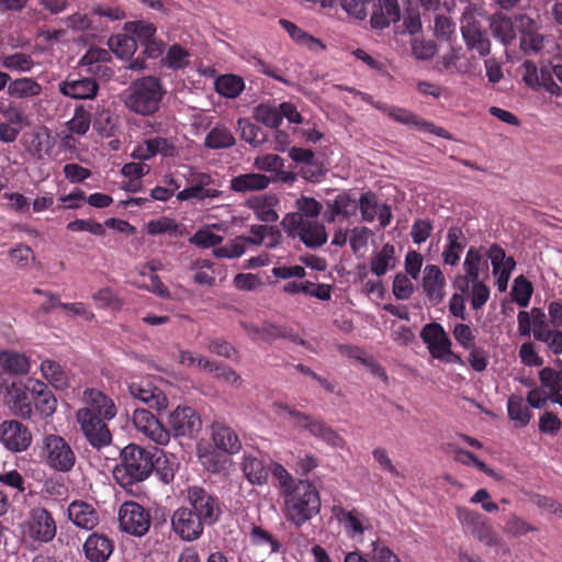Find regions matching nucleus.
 Here are the masks:
<instances>
[{
	"label": "nucleus",
	"instance_id": "obj_48",
	"mask_svg": "<svg viewBox=\"0 0 562 562\" xmlns=\"http://www.w3.org/2000/svg\"><path fill=\"white\" fill-rule=\"evenodd\" d=\"M351 203V199L346 193L338 194L334 201H328L327 206L328 210L325 212L324 217L328 223H333L336 220V216L342 215L345 217L350 216V212L348 210Z\"/></svg>",
	"mask_w": 562,
	"mask_h": 562
},
{
	"label": "nucleus",
	"instance_id": "obj_54",
	"mask_svg": "<svg viewBox=\"0 0 562 562\" xmlns=\"http://www.w3.org/2000/svg\"><path fill=\"white\" fill-rule=\"evenodd\" d=\"M125 30L134 34L142 45L154 38L156 33V26L144 21L127 22Z\"/></svg>",
	"mask_w": 562,
	"mask_h": 562
},
{
	"label": "nucleus",
	"instance_id": "obj_17",
	"mask_svg": "<svg viewBox=\"0 0 562 562\" xmlns=\"http://www.w3.org/2000/svg\"><path fill=\"white\" fill-rule=\"evenodd\" d=\"M420 338L428 346L429 352L434 358L443 359L445 352L451 348V340L438 323H430L423 327Z\"/></svg>",
	"mask_w": 562,
	"mask_h": 562
},
{
	"label": "nucleus",
	"instance_id": "obj_24",
	"mask_svg": "<svg viewBox=\"0 0 562 562\" xmlns=\"http://www.w3.org/2000/svg\"><path fill=\"white\" fill-rule=\"evenodd\" d=\"M68 518L79 528L91 530L99 524V515L92 505L74 501L67 509Z\"/></svg>",
	"mask_w": 562,
	"mask_h": 562
},
{
	"label": "nucleus",
	"instance_id": "obj_41",
	"mask_svg": "<svg viewBox=\"0 0 562 562\" xmlns=\"http://www.w3.org/2000/svg\"><path fill=\"white\" fill-rule=\"evenodd\" d=\"M243 471L248 481L252 484L261 485L267 482L268 470L266 469L263 462L256 457H245L243 462Z\"/></svg>",
	"mask_w": 562,
	"mask_h": 562
},
{
	"label": "nucleus",
	"instance_id": "obj_5",
	"mask_svg": "<svg viewBox=\"0 0 562 562\" xmlns=\"http://www.w3.org/2000/svg\"><path fill=\"white\" fill-rule=\"evenodd\" d=\"M279 407L292 418L294 427L307 430L311 436L323 440L331 447H340L342 445V438L323 420L293 409L286 404H280Z\"/></svg>",
	"mask_w": 562,
	"mask_h": 562
},
{
	"label": "nucleus",
	"instance_id": "obj_19",
	"mask_svg": "<svg viewBox=\"0 0 562 562\" xmlns=\"http://www.w3.org/2000/svg\"><path fill=\"white\" fill-rule=\"evenodd\" d=\"M83 401L87 404L82 409H89L94 416L111 420L116 415V408L111 398L97 390H86Z\"/></svg>",
	"mask_w": 562,
	"mask_h": 562
},
{
	"label": "nucleus",
	"instance_id": "obj_47",
	"mask_svg": "<svg viewBox=\"0 0 562 562\" xmlns=\"http://www.w3.org/2000/svg\"><path fill=\"white\" fill-rule=\"evenodd\" d=\"M161 64L169 69H183L189 65V53L178 44L170 46L161 59Z\"/></svg>",
	"mask_w": 562,
	"mask_h": 562
},
{
	"label": "nucleus",
	"instance_id": "obj_30",
	"mask_svg": "<svg viewBox=\"0 0 562 562\" xmlns=\"http://www.w3.org/2000/svg\"><path fill=\"white\" fill-rule=\"evenodd\" d=\"M236 144V138L232 131L224 124H216L204 138V146L209 149H227Z\"/></svg>",
	"mask_w": 562,
	"mask_h": 562
},
{
	"label": "nucleus",
	"instance_id": "obj_25",
	"mask_svg": "<svg viewBox=\"0 0 562 562\" xmlns=\"http://www.w3.org/2000/svg\"><path fill=\"white\" fill-rule=\"evenodd\" d=\"M99 86L95 79H67L59 83V91L72 99H93L97 95Z\"/></svg>",
	"mask_w": 562,
	"mask_h": 562
},
{
	"label": "nucleus",
	"instance_id": "obj_23",
	"mask_svg": "<svg viewBox=\"0 0 562 562\" xmlns=\"http://www.w3.org/2000/svg\"><path fill=\"white\" fill-rule=\"evenodd\" d=\"M488 27L493 37L504 46H510L516 40L515 22L510 16L504 13H493L488 18Z\"/></svg>",
	"mask_w": 562,
	"mask_h": 562
},
{
	"label": "nucleus",
	"instance_id": "obj_36",
	"mask_svg": "<svg viewBox=\"0 0 562 562\" xmlns=\"http://www.w3.org/2000/svg\"><path fill=\"white\" fill-rule=\"evenodd\" d=\"M8 93L18 99L36 97L42 93V87L33 78L23 77L9 81Z\"/></svg>",
	"mask_w": 562,
	"mask_h": 562
},
{
	"label": "nucleus",
	"instance_id": "obj_35",
	"mask_svg": "<svg viewBox=\"0 0 562 562\" xmlns=\"http://www.w3.org/2000/svg\"><path fill=\"white\" fill-rule=\"evenodd\" d=\"M33 393L36 409L45 417L52 416L57 405V400L52 391L44 383L37 382L33 387Z\"/></svg>",
	"mask_w": 562,
	"mask_h": 562
},
{
	"label": "nucleus",
	"instance_id": "obj_62",
	"mask_svg": "<svg viewBox=\"0 0 562 562\" xmlns=\"http://www.w3.org/2000/svg\"><path fill=\"white\" fill-rule=\"evenodd\" d=\"M414 292V285L404 273H397L393 281V294L397 300H407Z\"/></svg>",
	"mask_w": 562,
	"mask_h": 562
},
{
	"label": "nucleus",
	"instance_id": "obj_60",
	"mask_svg": "<svg viewBox=\"0 0 562 562\" xmlns=\"http://www.w3.org/2000/svg\"><path fill=\"white\" fill-rule=\"evenodd\" d=\"M270 472L272 476L276 480H278L279 485L283 490L284 495L293 491V487L295 485L294 480L283 465L279 463H271Z\"/></svg>",
	"mask_w": 562,
	"mask_h": 562
},
{
	"label": "nucleus",
	"instance_id": "obj_26",
	"mask_svg": "<svg viewBox=\"0 0 562 562\" xmlns=\"http://www.w3.org/2000/svg\"><path fill=\"white\" fill-rule=\"evenodd\" d=\"M445 277L438 266L428 265L424 269L423 288L428 299L438 304L443 300Z\"/></svg>",
	"mask_w": 562,
	"mask_h": 562
},
{
	"label": "nucleus",
	"instance_id": "obj_6",
	"mask_svg": "<svg viewBox=\"0 0 562 562\" xmlns=\"http://www.w3.org/2000/svg\"><path fill=\"white\" fill-rule=\"evenodd\" d=\"M188 502L191 512L205 526H212L222 513L218 499L200 486L188 488Z\"/></svg>",
	"mask_w": 562,
	"mask_h": 562
},
{
	"label": "nucleus",
	"instance_id": "obj_13",
	"mask_svg": "<svg viewBox=\"0 0 562 562\" xmlns=\"http://www.w3.org/2000/svg\"><path fill=\"white\" fill-rule=\"evenodd\" d=\"M133 423L136 429L158 445H167L170 440V432L160 422L145 408H136L133 414Z\"/></svg>",
	"mask_w": 562,
	"mask_h": 562
},
{
	"label": "nucleus",
	"instance_id": "obj_22",
	"mask_svg": "<svg viewBox=\"0 0 562 562\" xmlns=\"http://www.w3.org/2000/svg\"><path fill=\"white\" fill-rule=\"evenodd\" d=\"M130 394L146 404L149 408H155L158 412L166 409L168 406V400L164 393L158 389L151 386L149 383L146 385L138 383L128 384Z\"/></svg>",
	"mask_w": 562,
	"mask_h": 562
},
{
	"label": "nucleus",
	"instance_id": "obj_40",
	"mask_svg": "<svg viewBox=\"0 0 562 562\" xmlns=\"http://www.w3.org/2000/svg\"><path fill=\"white\" fill-rule=\"evenodd\" d=\"M487 257L491 260L494 274H512L515 268V260L512 257H506L502 247L494 244L487 251Z\"/></svg>",
	"mask_w": 562,
	"mask_h": 562
},
{
	"label": "nucleus",
	"instance_id": "obj_52",
	"mask_svg": "<svg viewBox=\"0 0 562 562\" xmlns=\"http://www.w3.org/2000/svg\"><path fill=\"white\" fill-rule=\"evenodd\" d=\"M109 46L116 55L126 57L136 50V40L128 35H115L110 37Z\"/></svg>",
	"mask_w": 562,
	"mask_h": 562
},
{
	"label": "nucleus",
	"instance_id": "obj_56",
	"mask_svg": "<svg viewBox=\"0 0 562 562\" xmlns=\"http://www.w3.org/2000/svg\"><path fill=\"white\" fill-rule=\"evenodd\" d=\"M539 380L543 387L549 389L552 396H557V394L562 392V380L552 368L546 367L541 369Z\"/></svg>",
	"mask_w": 562,
	"mask_h": 562
},
{
	"label": "nucleus",
	"instance_id": "obj_57",
	"mask_svg": "<svg viewBox=\"0 0 562 562\" xmlns=\"http://www.w3.org/2000/svg\"><path fill=\"white\" fill-rule=\"evenodd\" d=\"M284 166L283 159L273 154H266L258 156L254 160V167L265 172H277L280 171Z\"/></svg>",
	"mask_w": 562,
	"mask_h": 562
},
{
	"label": "nucleus",
	"instance_id": "obj_14",
	"mask_svg": "<svg viewBox=\"0 0 562 562\" xmlns=\"http://www.w3.org/2000/svg\"><path fill=\"white\" fill-rule=\"evenodd\" d=\"M518 331L521 336H530L531 324L533 325L532 334L535 339L542 341L548 340V335L552 331L547 322V315L540 308L533 307L530 313L520 311L517 316Z\"/></svg>",
	"mask_w": 562,
	"mask_h": 562
},
{
	"label": "nucleus",
	"instance_id": "obj_12",
	"mask_svg": "<svg viewBox=\"0 0 562 562\" xmlns=\"http://www.w3.org/2000/svg\"><path fill=\"white\" fill-rule=\"evenodd\" d=\"M30 537L38 542H49L56 536L57 527L52 514L44 507H34L29 513Z\"/></svg>",
	"mask_w": 562,
	"mask_h": 562
},
{
	"label": "nucleus",
	"instance_id": "obj_37",
	"mask_svg": "<svg viewBox=\"0 0 562 562\" xmlns=\"http://www.w3.org/2000/svg\"><path fill=\"white\" fill-rule=\"evenodd\" d=\"M41 371L54 387L63 390L68 386V373L58 362L46 359L41 364Z\"/></svg>",
	"mask_w": 562,
	"mask_h": 562
},
{
	"label": "nucleus",
	"instance_id": "obj_45",
	"mask_svg": "<svg viewBox=\"0 0 562 562\" xmlns=\"http://www.w3.org/2000/svg\"><path fill=\"white\" fill-rule=\"evenodd\" d=\"M278 338H285L300 345H305L303 339H299L291 328L266 323L260 329V339L272 341Z\"/></svg>",
	"mask_w": 562,
	"mask_h": 562
},
{
	"label": "nucleus",
	"instance_id": "obj_50",
	"mask_svg": "<svg viewBox=\"0 0 562 562\" xmlns=\"http://www.w3.org/2000/svg\"><path fill=\"white\" fill-rule=\"evenodd\" d=\"M279 24L288 32L293 41H295L300 45H305L308 47H313L314 45L323 47L322 43L314 38L312 35L296 26L289 20L281 19Z\"/></svg>",
	"mask_w": 562,
	"mask_h": 562
},
{
	"label": "nucleus",
	"instance_id": "obj_9",
	"mask_svg": "<svg viewBox=\"0 0 562 562\" xmlns=\"http://www.w3.org/2000/svg\"><path fill=\"white\" fill-rule=\"evenodd\" d=\"M169 432L175 437H195L202 428L200 416L191 407H177L168 419Z\"/></svg>",
	"mask_w": 562,
	"mask_h": 562
},
{
	"label": "nucleus",
	"instance_id": "obj_27",
	"mask_svg": "<svg viewBox=\"0 0 562 562\" xmlns=\"http://www.w3.org/2000/svg\"><path fill=\"white\" fill-rule=\"evenodd\" d=\"M83 551L90 562H106L113 552V543L104 535L92 533L87 538Z\"/></svg>",
	"mask_w": 562,
	"mask_h": 562
},
{
	"label": "nucleus",
	"instance_id": "obj_15",
	"mask_svg": "<svg viewBox=\"0 0 562 562\" xmlns=\"http://www.w3.org/2000/svg\"><path fill=\"white\" fill-rule=\"evenodd\" d=\"M291 237H299L300 240L311 249L319 248L327 243V232L318 220L305 221L294 228H284Z\"/></svg>",
	"mask_w": 562,
	"mask_h": 562
},
{
	"label": "nucleus",
	"instance_id": "obj_1",
	"mask_svg": "<svg viewBox=\"0 0 562 562\" xmlns=\"http://www.w3.org/2000/svg\"><path fill=\"white\" fill-rule=\"evenodd\" d=\"M155 453L130 443L120 453V463L115 465L113 475L120 485L126 487L146 480L155 468Z\"/></svg>",
	"mask_w": 562,
	"mask_h": 562
},
{
	"label": "nucleus",
	"instance_id": "obj_10",
	"mask_svg": "<svg viewBox=\"0 0 562 562\" xmlns=\"http://www.w3.org/2000/svg\"><path fill=\"white\" fill-rule=\"evenodd\" d=\"M0 441L12 452L25 451L32 442L30 429L19 420H4L0 424Z\"/></svg>",
	"mask_w": 562,
	"mask_h": 562
},
{
	"label": "nucleus",
	"instance_id": "obj_29",
	"mask_svg": "<svg viewBox=\"0 0 562 562\" xmlns=\"http://www.w3.org/2000/svg\"><path fill=\"white\" fill-rule=\"evenodd\" d=\"M468 519L473 526V536L487 547L499 544V537L488 524L487 519L480 514L470 513Z\"/></svg>",
	"mask_w": 562,
	"mask_h": 562
},
{
	"label": "nucleus",
	"instance_id": "obj_51",
	"mask_svg": "<svg viewBox=\"0 0 562 562\" xmlns=\"http://www.w3.org/2000/svg\"><path fill=\"white\" fill-rule=\"evenodd\" d=\"M507 411L510 419L518 422L521 427L526 426L530 422L531 413L520 396L509 397Z\"/></svg>",
	"mask_w": 562,
	"mask_h": 562
},
{
	"label": "nucleus",
	"instance_id": "obj_42",
	"mask_svg": "<svg viewBox=\"0 0 562 562\" xmlns=\"http://www.w3.org/2000/svg\"><path fill=\"white\" fill-rule=\"evenodd\" d=\"M245 88L244 80L236 75L221 76L215 81L216 91L226 98L238 97Z\"/></svg>",
	"mask_w": 562,
	"mask_h": 562
},
{
	"label": "nucleus",
	"instance_id": "obj_34",
	"mask_svg": "<svg viewBox=\"0 0 562 562\" xmlns=\"http://www.w3.org/2000/svg\"><path fill=\"white\" fill-rule=\"evenodd\" d=\"M146 153L140 154L142 159H149L153 156L160 154L165 157H175L178 155V148L175 142L165 137H153L145 142Z\"/></svg>",
	"mask_w": 562,
	"mask_h": 562
},
{
	"label": "nucleus",
	"instance_id": "obj_59",
	"mask_svg": "<svg viewBox=\"0 0 562 562\" xmlns=\"http://www.w3.org/2000/svg\"><path fill=\"white\" fill-rule=\"evenodd\" d=\"M189 241L201 248H211L220 245L223 241V237L209 229H199L190 237Z\"/></svg>",
	"mask_w": 562,
	"mask_h": 562
},
{
	"label": "nucleus",
	"instance_id": "obj_11",
	"mask_svg": "<svg viewBox=\"0 0 562 562\" xmlns=\"http://www.w3.org/2000/svg\"><path fill=\"white\" fill-rule=\"evenodd\" d=\"M171 527L181 540L191 542L200 538L204 525L189 507H180L171 516Z\"/></svg>",
	"mask_w": 562,
	"mask_h": 562
},
{
	"label": "nucleus",
	"instance_id": "obj_20",
	"mask_svg": "<svg viewBox=\"0 0 562 562\" xmlns=\"http://www.w3.org/2000/svg\"><path fill=\"white\" fill-rule=\"evenodd\" d=\"M462 38L469 50H474L480 57H486L491 54L492 43L487 31L482 24L470 27H460Z\"/></svg>",
	"mask_w": 562,
	"mask_h": 562
},
{
	"label": "nucleus",
	"instance_id": "obj_49",
	"mask_svg": "<svg viewBox=\"0 0 562 562\" xmlns=\"http://www.w3.org/2000/svg\"><path fill=\"white\" fill-rule=\"evenodd\" d=\"M247 206L254 210L258 220L267 223L276 222L278 213L268 203L267 198L256 196L247 201Z\"/></svg>",
	"mask_w": 562,
	"mask_h": 562
},
{
	"label": "nucleus",
	"instance_id": "obj_33",
	"mask_svg": "<svg viewBox=\"0 0 562 562\" xmlns=\"http://www.w3.org/2000/svg\"><path fill=\"white\" fill-rule=\"evenodd\" d=\"M47 297L52 301L50 306H40V311L48 314L50 313L55 307H61L65 310L69 315H76L81 316L86 321H91L94 315L93 313L87 307L86 304L78 302V303H61L59 300V295L56 293H47Z\"/></svg>",
	"mask_w": 562,
	"mask_h": 562
},
{
	"label": "nucleus",
	"instance_id": "obj_8",
	"mask_svg": "<svg viewBox=\"0 0 562 562\" xmlns=\"http://www.w3.org/2000/svg\"><path fill=\"white\" fill-rule=\"evenodd\" d=\"M119 524L122 531L143 537L150 527L149 513L136 502H125L119 510Z\"/></svg>",
	"mask_w": 562,
	"mask_h": 562
},
{
	"label": "nucleus",
	"instance_id": "obj_55",
	"mask_svg": "<svg viewBox=\"0 0 562 562\" xmlns=\"http://www.w3.org/2000/svg\"><path fill=\"white\" fill-rule=\"evenodd\" d=\"M481 265H482V256L474 248H470L467 252L463 269L465 274H468L472 282H476L480 280L481 273Z\"/></svg>",
	"mask_w": 562,
	"mask_h": 562
},
{
	"label": "nucleus",
	"instance_id": "obj_7",
	"mask_svg": "<svg viewBox=\"0 0 562 562\" xmlns=\"http://www.w3.org/2000/svg\"><path fill=\"white\" fill-rule=\"evenodd\" d=\"M77 422L85 438L94 449H102L111 443L112 435L104 418L94 416L89 409H79Z\"/></svg>",
	"mask_w": 562,
	"mask_h": 562
},
{
	"label": "nucleus",
	"instance_id": "obj_31",
	"mask_svg": "<svg viewBox=\"0 0 562 562\" xmlns=\"http://www.w3.org/2000/svg\"><path fill=\"white\" fill-rule=\"evenodd\" d=\"M448 245L446 246L442 257L446 265L454 266L460 259V252L464 249V235L460 227L452 226L447 234Z\"/></svg>",
	"mask_w": 562,
	"mask_h": 562
},
{
	"label": "nucleus",
	"instance_id": "obj_64",
	"mask_svg": "<svg viewBox=\"0 0 562 562\" xmlns=\"http://www.w3.org/2000/svg\"><path fill=\"white\" fill-rule=\"evenodd\" d=\"M359 209L362 220L372 222L378 214L375 195L371 192L363 193L359 200Z\"/></svg>",
	"mask_w": 562,
	"mask_h": 562
},
{
	"label": "nucleus",
	"instance_id": "obj_2",
	"mask_svg": "<svg viewBox=\"0 0 562 562\" xmlns=\"http://www.w3.org/2000/svg\"><path fill=\"white\" fill-rule=\"evenodd\" d=\"M165 93L158 78L146 76L131 83L123 93V101L132 112L151 115L158 111Z\"/></svg>",
	"mask_w": 562,
	"mask_h": 562
},
{
	"label": "nucleus",
	"instance_id": "obj_58",
	"mask_svg": "<svg viewBox=\"0 0 562 562\" xmlns=\"http://www.w3.org/2000/svg\"><path fill=\"white\" fill-rule=\"evenodd\" d=\"M90 123V114L80 106L76 109L74 117L68 122V128L72 133L83 135L88 132Z\"/></svg>",
	"mask_w": 562,
	"mask_h": 562
},
{
	"label": "nucleus",
	"instance_id": "obj_18",
	"mask_svg": "<svg viewBox=\"0 0 562 562\" xmlns=\"http://www.w3.org/2000/svg\"><path fill=\"white\" fill-rule=\"evenodd\" d=\"M401 16L398 0H374L370 24L374 30H384L398 22Z\"/></svg>",
	"mask_w": 562,
	"mask_h": 562
},
{
	"label": "nucleus",
	"instance_id": "obj_38",
	"mask_svg": "<svg viewBox=\"0 0 562 562\" xmlns=\"http://www.w3.org/2000/svg\"><path fill=\"white\" fill-rule=\"evenodd\" d=\"M395 248L391 244L383 245L382 249L371 258V271L378 277H382L389 269L395 267Z\"/></svg>",
	"mask_w": 562,
	"mask_h": 562
},
{
	"label": "nucleus",
	"instance_id": "obj_21",
	"mask_svg": "<svg viewBox=\"0 0 562 562\" xmlns=\"http://www.w3.org/2000/svg\"><path fill=\"white\" fill-rule=\"evenodd\" d=\"M271 179L263 173L248 172L233 177L229 181V189L239 194L266 190Z\"/></svg>",
	"mask_w": 562,
	"mask_h": 562
},
{
	"label": "nucleus",
	"instance_id": "obj_28",
	"mask_svg": "<svg viewBox=\"0 0 562 562\" xmlns=\"http://www.w3.org/2000/svg\"><path fill=\"white\" fill-rule=\"evenodd\" d=\"M0 368L2 373L9 375H22L30 371L29 358L14 350L0 351Z\"/></svg>",
	"mask_w": 562,
	"mask_h": 562
},
{
	"label": "nucleus",
	"instance_id": "obj_16",
	"mask_svg": "<svg viewBox=\"0 0 562 562\" xmlns=\"http://www.w3.org/2000/svg\"><path fill=\"white\" fill-rule=\"evenodd\" d=\"M296 211L286 214L281 221L283 228H294L302 222L315 221L321 214L323 206L314 198L301 196L296 200Z\"/></svg>",
	"mask_w": 562,
	"mask_h": 562
},
{
	"label": "nucleus",
	"instance_id": "obj_61",
	"mask_svg": "<svg viewBox=\"0 0 562 562\" xmlns=\"http://www.w3.org/2000/svg\"><path fill=\"white\" fill-rule=\"evenodd\" d=\"M465 3V8L461 14V18H460V27H471L472 26V23L473 25H480L481 22L476 19V16L479 15H482L484 10L482 8V5L477 4V3H474L473 1L472 2H464Z\"/></svg>",
	"mask_w": 562,
	"mask_h": 562
},
{
	"label": "nucleus",
	"instance_id": "obj_44",
	"mask_svg": "<svg viewBox=\"0 0 562 562\" xmlns=\"http://www.w3.org/2000/svg\"><path fill=\"white\" fill-rule=\"evenodd\" d=\"M0 63L3 68L18 72H30L34 67L31 55L24 53L4 55L1 57Z\"/></svg>",
	"mask_w": 562,
	"mask_h": 562
},
{
	"label": "nucleus",
	"instance_id": "obj_43",
	"mask_svg": "<svg viewBox=\"0 0 562 562\" xmlns=\"http://www.w3.org/2000/svg\"><path fill=\"white\" fill-rule=\"evenodd\" d=\"M237 127L240 132V138L254 147H258L267 140L266 133L247 119H239Z\"/></svg>",
	"mask_w": 562,
	"mask_h": 562
},
{
	"label": "nucleus",
	"instance_id": "obj_46",
	"mask_svg": "<svg viewBox=\"0 0 562 562\" xmlns=\"http://www.w3.org/2000/svg\"><path fill=\"white\" fill-rule=\"evenodd\" d=\"M254 117L257 122L270 128H277L282 122L279 108L270 104H259L254 109Z\"/></svg>",
	"mask_w": 562,
	"mask_h": 562
},
{
	"label": "nucleus",
	"instance_id": "obj_32",
	"mask_svg": "<svg viewBox=\"0 0 562 562\" xmlns=\"http://www.w3.org/2000/svg\"><path fill=\"white\" fill-rule=\"evenodd\" d=\"M212 438L215 447L223 450L226 453H236L239 451L241 447V443L236 432L227 426H214Z\"/></svg>",
	"mask_w": 562,
	"mask_h": 562
},
{
	"label": "nucleus",
	"instance_id": "obj_39",
	"mask_svg": "<svg viewBox=\"0 0 562 562\" xmlns=\"http://www.w3.org/2000/svg\"><path fill=\"white\" fill-rule=\"evenodd\" d=\"M211 177L207 175H201L198 184L187 188L177 194V199L180 201L198 199L204 200L206 198H216L220 195V191L215 189L205 188L209 184Z\"/></svg>",
	"mask_w": 562,
	"mask_h": 562
},
{
	"label": "nucleus",
	"instance_id": "obj_4",
	"mask_svg": "<svg viewBox=\"0 0 562 562\" xmlns=\"http://www.w3.org/2000/svg\"><path fill=\"white\" fill-rule=\"evenodd\" d=\"M41 457L46 465L61 473L71 471L76 464V454L70 445L55 434L43 437Z\"/></svg>",
	"mask_w": 562,
	"mask_h": 562
},
{
	"label": "nucleus",
	"instance_id": "obj_3",
	"mask_svg": "<svg viewBox=\"0 0 562 562\" xmlns=\"http://www.w3.org/2000/svg\"><path fill=\"white\" fill-rule=\"evenodd\" d=\"M284 504L286 518L296 527L312 519L321 509L319 494L306 480H300L293 491L284 495Z\"/></svg>",
	"mask_w": 562,
	"mask_h": 562
},
{
	"label": "nucleus",
	"instance_id": "obj_63",
	"mask_svg": "<svg viewBox=\"0 0 562 562\" xmlns=\"http://www.w3.org/2000/svg\"><path fill=\"white\" fill-rule=\"evenodd\" d=\"M337 518L345 525L346 530L355 537L356 535L363 533V527L360 520L353 515L352 512H347L344 508H338Z\"/></svg>",
	"mask_w": 562,
	"mask_h": 562
},
{
	"label": "nucleus",
	"instance_id": "obj_53",
	"mask_svg": "<svg viewBox=\"0 0 562 562\" xmlns=\"http://www.w3.org/2000/svg\"><path fill=\"white\" fill-rule=\"evenodd\" d=\"M512 294L520 306L526 307L532 295V285L524 276H519L514 281Z\"/></svg>",
	"mask_w": 562,
	"mask_h": 562
}]
</instances>
